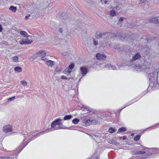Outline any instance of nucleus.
Instances as JSON below:
<instances>
[{
    "mask_svg": "<svg viewBox=\"0 0 159 159\" xmlns=\"http://www.w3.org/2000/svg\"><path fill=\"white\" fill-rule=\"evenodd\" d=\"M41 132H39L36 134L32 135L30 139H29V138L31 135L30 133H28L26 134H24V139L23 140V142L19 147V149L18 150V152L13 155H11L9 157H2L1 158L2 159H12L13 158H14L15 157H16V156H17L22 151L25 147L28 145L29 143L39 136L38 135Z\"/></svg>",
    "mask_w": 159,
    "mask_h": 159,
    "instance_id": "nucleus-1",
    "label": "nucleus"
},
{
    "mask_svg": "<svg viewBox=\"0 0 159 159\" xmlns=\"http://www.w3.org/2000/svg\"><path fill=\"white\" fill-rule=\"evenodd\" d=\"M159 69L157 70V74L153 73L148 74V77L149 79V85L147 91L143 92L139 95L141 98L144 96L148 92L156 90L159 88V83L157 81L158 76Z\"/></svg>",
    "mask_w": 159,
    "mask_h": 159,
    "instance_id": "nucleus-2",
    "label": "nucleus"
},
{
    "mask_svg": "<svg viewBox=\"0 0 159 159\" xmlns=\"http://www.w3.org/2000/svg\"><path fill=\"white\" fill-rule=\"evenodd\" d=\"M143 61L140 62V64H136L134 65V68L136 70L138 71H145L148 74H148L153 73L154 74H157V70L159 69V66H157L155 67L154 69L153 70L152 69H150L149 66L150 63L148 62L147 60L144 59L143 58H141Z\"/></svg>",
    "mask_w": 159,
    "mask_h": 159,
    "instance_id": "nucleus-3",
    "label": "nucleus"
},
{
    "mask_svg": "<svg viewBox=\"0 0 159 159\" xmlns=\"http://www.w3.org/2000/svg\"><path fill=\"white\" fill-rule=\"evenodd\" d=\"M63 120L61 119L60 118L56 119L54 120L51 123V127L52 128H54L55 130L60 129H68L69 128L65 127L62 128L60 126L63 124L62 121Z\"/></svg>",
    "mask_w": 159,
    "mask_h": 159,
    "instance_id": "nucleus-4",
    "label": "nucleus"
},
{
    "mask_svg": "<svg viewBox=\"0 0 159 159\" xmlns=\"http://www.w3.org/2000/svg\"><path fill=\"white\" fill-rule=\"evenodd\" d=\"M111 116V113L109 112H103L101 114H98L97 117V120L98 122L102 121V120H108L109 119Z\"/></svg>",
    "mask_w": 159,
    "mask_h": 159,
    "instance_id": "nucleus-5",
    "label": "nucleus"
},
{
    "mask_svg": "<svg viewBox=\"0 0 159 159\" xmlns=\"http://www.w3.org/2000/svg\"><path fill=\"white\" fill-rule=\"evenodd\" d=\"M141 58H143L145 59L143 57H142L141 55L139 52H137L135 53L132 57L131 59L129 60V62L132 63L137 60H140L141 61H143V59Z\"/></svg>",
    "mask_w": 159,
    "mask_h": 159,
    "instance_id": "nucleus-6",
    "label": "nucleus"
},
{
    "mask_svg": "<svg viewBox=\"0 0 159 159\" xmlns=\"http://www.w3.org/2000/svg\"><path fill=\"white\" fill-rule=\"evenodd\" d=\"M92 138L97 143H99L102 138L101 135L99 133H94L91 135Z\"/></svg>",
    "mask_w": 159,
    "mask_h": 159,
    "instance_id": "nucleus-7",
    "label": "nucleus"
},
{
    "mask_svg": "<svg viewBox=\"0 0 159 159\" xmlns=\"http://www.w3.org/2000/svg\"><path fill=\"white\" fill-rule=\"evenodd\" d=\"M32 42V39H29L28 38H26L21 39L19 43L21 45H29Z\"/></svg>",
    "mask_w": 159,
    "mask_h": 159,
    "instance_id": "nucleus-8",
    "label": "nucleus"
},
{
    "mask_svg": "<svg viewBox=\"0 0 159 159\" xmlns=\"http://www.w3.org/2000/svg\"><path fill=\"white\" fill-rule=\"evenodd\" d=\"M3 131L6 133L12 131V128L11 125H5L3 127Z\"/></svg>",
    "mask_w": 159,
    "mask_h": 159,
    "instance_id": "nucleus-9",
    "label": "nucleus"
},
{
    "mask_svg": "<svg viewBox=\"0 0 159 159\" xmlns=\"http://www.w3.org/2000/svg\"><path fill=\"white\" fill-rule=\"evenodd\" d=\"M80 72L82 74V76H84L88 72V69L85 66H81L80 68Z\"/></svg>",
    "mask_w": 159,
    "mask_h": 159,
    "instance_id": "nucleus-10",
    "label": "nucleus"
},
{
    "mask_svg": "<svg viewBox=\"0 0 159 159\" xmlns=\"http://www.w3.org/2000/svg\"><path fill=\"white\" fill-rule=\"evenodd\" d=\"M96 57L98 60H105L107 57L104 54H101L98 53L96 55Z\"/></svg>",
    "mask_w": 159,
    "mask_h": 159,
    "instance_id": "nucleus-11",
    "label": "nucleus"
},
{
    "mask_svg": "<svg viewBox=\"0 0 159 159\" xmlns=\"http://www.w3.org/2000/svg\"><path fill=\"white\" fill-rule=\"evenodd\" d=\"M82 109L83 111H87L88 112L87 113L89 112H91L93 113H94L95 112V111L93 109H92L86 105H83L82 107Z\"/></svg>",
    "mask_w": 159,
    "mask_h": 159,
    "instance_id": "nucleus-12",
    "label": "nucleus"
},
{
    "mask_svg": "<svg viewBox=\"0 0 159 159\" xmlns=\"http://www.w3.org/2000/svg\"><path fill=\"white\" fill-rule=\"evenodd\" d=\"M35 57H45L46 55V52H45L43 50H40L39 51L37 52L35 54Z\"/></svg>",
    "mask_w": 159,
    "mask_h": 159,
    "instance_id": "nucleus-13",
    "label": "nucleus"
},
{
    "mask_svg": "<svg viewBox=\"0 0 159 159\" xmlns=\"http://www.w3.org/2000/svg\"><path fill=\"white\" fill-rule=\"evenodd\" d=\"M153 152L152 153H147L146 154L144 155L143 156L139 158H138V159H150L151 156H152V154H153V153L154 151L152 150Z\"/></svg>",
    "mask_w": 159,
    "mask_h": 159,
    "instance_id": "nucleus-14",
    "label": "nucleus"
},
{
    "mask_svg": "<svg viewBox=\"0 0 159 159\" xmlns=\"http://www.w3.org/2000/svg\"><path fill=\"white\" fill-rule=\"evenodd\" d=\"M93 120V119H85L83 120L82 123L84 125L87 126L91 124L92 121Z\"/></svg>",
    "mask_w": 159,
    "mask_h": 159,
    "instance_id": "nucleus-15",
    "label": "nucleus"
},
{
    "mask_svg": "<svg viewBox=\"0 0 159 159\" xmlns=\"http://www.w3.org/2000/svg\"><path fill=\"white\" fill-rule=\"evenodd\" d=\"M149 21L151 23H159V16L150 18Z\"/></svg>",
    "mask_w": 159,
    "mask_h": 159,
    "instance_id": "nucleus-16",
    "label": "nucleus"
},
{
    "mask_svg": "<svg viewBox=\"0 0 159 159\" xmlns=\"http://www.w3.org/2000/svg\"><path fill=\"white\" fill-rule=\"evenodd\" d=\"M159 127V122L156 125H153L152 126H151L150 127H149L148 128H146L145 129L143 130L144 131H150L152 129H156L157 128Z\"/></svg>",
    "mask_w": 159,
    "mask_h": 159,
    "instance_id": "nucleus-17",
    "label": "nucleus"
},
{
    "mask_svg": "<svg viewBox=\"0 0 159 159\" xmlns=\"http://www.w3.org/2000/svg\"><path fill=\"white\" fill-rule=\"evenodd\" d=\"M107 34V35H110V34H111V33L108 32L100 33L99 34L97 35L96 34V38L97 39H99L100 38H102V36L105 35Z\"/></svg>",
    "mask_w": 159,
    "mask_h": 159,
    "instance_id": "nucleus-18",
    "label": "nucleus"
},
{
    "mask_svg": "<svg viewBox=\"0 0 159 159\" xmlns=\"http://www.w3.org/2000/svg\"><path fill=\"white\" fill-rule=\"evenodd\" d=\"M105 67L106 68L109 70H117V69L115 66L112 65L110 64H107Z\"/></svg>",
    "mask_w": 159,
    "mask_h": 159,
    "instance_id": "nucleus-19",
    "label": "nucleus"
},
{
    "mask_svg": "<svg viewBox=\"0 0 159 159\" xmlns=\"http://www.w3.org/2000/svg\"><path fill=\"white\" fill-rule=\"evenodd\" d=\"M20 33L21 35L25 38H27L29 37H32L31 36H30L26 32L22 30L20 31Z\"/></svg>",
    "mask_w": 159,
    "mask_h": 159,
    "instance_id": "nucleus-20",
    "label": "nucleus"
},
{
    "mask_svg": "<svg viewBox=\"0 0 159 159\" xmlns=\"http://www.w3.org/2000/svg\"><path fill=\"white\" fill-rule=\"evenodd\" d=\"M120 39L123 41H125L127 39V35L124 34H120Z\"/></svg>",
    "mask_w": 159,
    "mask_h": 159,
    "instance_id": "nucleus-21",
    "label": "nucleus"
},
{
    "mask_svg": "<svg viewBox=\"0 0 159 159\" xmlns=\"http://www.w3.org/2000/svg\"><path fill=\"white\" fill-rule=\"evenodd\" d=\"M99 155H96V153L93 154L91 157L87 158V159H99Z\"/></svg>",
    "mask_w": 159,
    "mask_h": 159,
    "instance_id": "nucleus-22",
    "label": "nucleus"
},
{
    "mask_svg": "<svg viewBox=\"0 0 159 159\" xmlns=\"http://www.w3.org/2000/svg\"><path fill=\"white\" fill-rule=\"evenodd\" d=\"M145 152L142 151L135 150L133 151V153L134 155L144 154Z\"/></svg>",
    "mask_w": 159,
    "mask_h": 159,
    "instance_id": "nucleus-23",
    "label": "nucleus"
},
{
    "mask_svg": "<svg viewBox=\"0 0 159 159\" xmlns=\"http://www.w3.org/2000/svg\"><path fill=\"white\" fill-rule=\"evenodd\" d=\"M65 14V13H62V14H60V17L61 19L62 20H63L65 21H66V22H67V21L69 20V18L68 17L67 18L66 17H63V16H64Z\"/></svg>",
    "mask_w": 159,
    "mask_h": 159,
    "instance_id": "nucleus-24",
    "label": "nucleus"
},
{
    "mask_svg": "<svg viewBox=\"0 0 159 159\" xmlns=\"http://www.w3.org/2000/svg\"><path fill=\"white\" fill-rule=\"evenodd\" d=\"M151 149L154 151V152L153 153V154L159 155V148H151Z\"/></svg>",
    "mask_w": 159,
    "mask_h": 159,
    "instance_id": "nucleus-25",
    "label": "nucleus"
},
{
    "mask_svg": "<svg viewBox=\"0 0 159 159\" xmlns=\"http://www.w3.org/2000/svg\"><path fill=\"white\" fill-rule=\"evenodd\" d=\"M127 130V129L125 127H122L120 128L118 130L117 133H121L122 132H124Z\"/></svg>",
    "mask_w": 159,
    "mask_h": 159,
    "instance_id": "nucleus-26",
    "label": "nucleus"
},
{
    "mask_svg": "<svg viewBox=\"0 0 159 159\" xmlns=\"http://www.w3.org/2000/svg\"><path fill=\"white\" fill-rule=\"evenodd\" d=\"M71 71V70L68 67L64 70V72L65 74L68 75H70Z\"/></svg>",
    "mask_w": 159,
    "mask_h": 159,
    "instance_id": "nucleus-27",
    "label": "nucleus"
},
{
    "mask_svg": "<svg viewBox=\"0 0 159 159\" xmlns=\"http://www.w3.org/2000/svg\"><path fill=\"white\" fill-rule=\"evenodd\" d=\"M54 61L49 60L46 61V64L50 67H52L54 65Z\"/></svg>",
    "mask_w": 159,
    "mask_h": 159,
    "instance_id": "nucleus-28",
    "label": "nucleus"
},
{
    "mask_svg": "<svg viewBox=\"0 0 159 159\" xmlns=\"http://www.w3.org/2000/svg\"><path fill=\"white\" fill-rule=\"evenodd\" d=\"M72 118V116L71 115H66L63 118L64 120H68L71 119Z\"/></svg>",
    "mask_w": 159,
    "mask_h": 159,
    "instance_id": "nucleus-29",
    "label": "nucleus"
},
{
    "mask_svg": "<svg viewBox=\"0 0 159 159\" xmlns=\"http://www.w3.org/2000/svg\"><path fill=\"white\" fill-rule=\"evenodd\" d=\"M141 135V133L139 134L134 137V140L135 141L139 140L140 139Z\"/></svg>",
    "mask_w": 159,
    "mask_h": 159,
    "instance_id": "nucleus-30",
    "label": "nucleus"
},
{
    "mask_svg": "<svg viewBox=\"0 0 159 159\" xmlns=\"http://www.w3.org/2000/svg\"><path fill=\"white\" fill-rule=\"evenodd\" d=\"M15 71L17 72H20L22 71V68L20 66H16L15 67L14 69Z\"/></svg>",
    "mask_w": 159,
    "mask_h": 159,
    "instance_id": "nucleus-31",
    "label": "nucleus"
},
{
    "mask_svg": "<svg viewBox=\"0 0 159 159\" xmlns=\"http://www.w3.org/2000/svg\"><path fill=\"white\" fill-rule=\"evenodd\" d=\"M116 130V129L115 127H110L108 129V132L110 133H113Z\"/></svg>",
    "mask_w": 159,
    "mask_h": 159,
    "instance_id": "nucleus-32",
    "label": "nucleus"
},
{
    "mask_svg": "<svg viewBox=\"0 0 159 159\" xmlns=\"http://www.w3.org/2000/svg\"><path fill=\"white\" fill-rule=\"evenodd\" d=\"M9 9L14 12H15L16 11V7L13 6H10L9 8Z\"/></svg>",
    "mask_w": 159,
    "mask_h": 159,
    "instance_id": "nucleus-33",
    "label": "nucleus"
},
{
    "mask_svg": "<svg viewBox=\"0 0 159 159\" xmlns=\"http://www.w3.org/2000/svg\"><path fill=\"white\" fill-rule=\"evenodd\" d=\"M158 51V52L156 53L155 52H152V57L155 58V57H159V51Z\"/></svg>",
    "mask_w": 159,
    "mask_h": 159,
    "instance_id": "nucleus-34",
    "label": "nucleus"
},
{
    "mask_svg": "<svg viewBox=\"0 0 159 159\" xmlns=\"http://www.w3.org/2000/svg\"><path fill=\"white\" fill-rule=\"evenodd\" d=\"M80 121V120L77 118H75L72 120V123L75 124H77Z\"/></svg>",
    "mask_w": 159,
    "mask_h": 159,
    "instance_id": "nucleus-35",
    "label": "nucleus"
},
{
    "mask_svg": "<svg viewBox=\"0 0 159 159\" xmlns=\"http://www.w3.org/2000/svg\"><path fill=\"white\" fill-rule=\"evenodd\" d=\"M121 47V44H117L114 46V48L116 50H118L120 49Z\"/></svg>",
    "mask_w": 159,
    "mask_h": 159,
    "instance_id": "nucleus-36",
    "label": "nucleus"
},
{
    "mask_svg": "<svg viewBox=\"0 0 159 159\" xmlns=\"http://www.w3.org/2000/svg\"><path fill=\"white\" fill-rule=\"evenodd\" d=\"M12 60L14 62H18V56H16L12 57Z\"/></svg>",
    "mask_w": 159,
    "mask_h": 159,
    "instance_id": "nucleus-37",
    "label": "nucleus"
},
{
    "mask_svg": "<svg viewBox=\"0 0 159 159\" xmlns=\"http://www.w3.org/2000/svg\"><path fill=\"white\" fill-rule=\"evenodd\" d=\"M110 15L112 17L115 16L116 15V12L115 10H111L110 11Z\"/></svg>",
    "mask_w": 159,
    "mask_h": 159,
    "instance_id": "nucleus-38",
    "label": "nucleus"
},
{
    "mask_svg": "<svg viewBox=\"0 0 159 159\" xmlns=\"http://www.w3.org/2000/svg\"><path fill=\"white\" fill-rule=\"evenodd\" d=\"M74 64L73 63H71L70 65L69 66L68 68L72 70L74 68Z\"/></svg>",
    "mask_w": 159,
    "mask_h": 159,
    "instance_id": "nucleus-39",
    "label": "nucleus"
},
{
    "mask_svg": "<svg viewBox=\"0 0 159 159\" xmlns=\"http://www.w3.org/2000/svg\"><path fill=\"white\" fill-rule=\"evenodd\" d=\"M15 98L16 97L15 96H13L11 97L8 98V100L9 102H11L14 100Z\"/></svg>",
    "mask_w": 159,
    "mask_h": 159,
    "instance_id": "nucleus-40",
    "label": "nucleus"
},
{
    "mask_svg": "<svg viewBox=\"0 0 159 159\" xmlns=\"http://www.w3.org/2000/svg\"><path fill=\"white\" fill-rule=\"evenodd\" d=\"M141 98V97H140L139 95H138V96L134 98V99L136 102L139 101Z\"/></svg>",
    "mask_w": 159,
    "mask_h": 159,
    "instance_id": "nucleus-41",
    "label": "nucleus"
},
{
    "mask_svg": "<svg viewBox=\"0 0 159 159\" xmlns=\"http://www.w3.org/2000/svg\"><path fill=\"white\" fill-rule=\"evenodd\" d=\"M20 82L24 86H25L27 85V83L24 80H23L21 81Z\"/></svg>",
    "mask_w": 159,
    "mask_h": 159,
    "instance_id": "nucleus-42",
    "label": "nucleus"
},
{
    "mask_svg": "<svg viewBox=\"0 0 159 159\" xmlns=\"http://www.w3.org/2000/svg\"><path fill=\"white\" fill-rule=\"evenodd\" d=\"M93 44L94 45L96 46L98 45V42L97 40H95V39H93Z\"/></svg>",
    "mask_w": 159,
    "mask_h": 159,
    "instance_id": "nucleus-43",
    "label": "nucleus"
},
{
    "mask_svg": "<svg viewBox=\"0 0 159 159\" xmlns=\"http://www.w3.org/2000/svg\"><path fill=\"white\" fill-rule=\"evenodd\" d=\"M151 40L152 41L153 40H156L157 42H158V44L159 45V39L158 37H156L154 38V39H152Z\"/></svg>",
    "mask_w": 159,
    "mask_h": 159,
    "instance_id": "nucleus-44",
    "label": "nucleus"
},
{
    "mask_svg": "<svg viewBox=\"0 0 159 159\" xmlns=\"http://www.w3.org/2000/svg\"><path fill=\"white\" fill-rule=\"evenodd\" d=\"M128 103L129 104V105H125V106L124 107V108H125L126 107H128V106H129L130 105L132 104V103L131 102V101H129L128 102Z\"/></svg>",
    "mask_w": 159,
    "mask_h": 159,
    "instance_id": "nucleus-45",
    "label": "nucleus"
},
{
    "mask_svg": "<svg viewBox=\"0 0 159 159\" xmlns=\"http://www.w3.org/2000/svg\"><path fill=\"white\" fill-rule=\"evenodd\" d=\"M124 19L125 18L123 17H120V18L119 20V22H122L123 21Z\"/></svg>",
    "mask_w": 159,
    "mask_h": 159,
    "instance_id": "nucleus-46",
    "label": "nucleus"
},
{
    "mask_svg": "<svg viewBox=\"0 0 159 159\" xmlns=\"http://www.w3.org/2000/svg\"><path fill=\"white\" fill-rule=\"evenodd\" d=\"M61 79H62V80H67V77L65 76H64V75H62L61 76Z\"/></svg>",
    "mask_w": 159,
    "mask_h": 159,
    "instance_id": "nucleus-47",
    "label": "nucleus"
},
{
    "mask_svg": "<svg viewBox=\"0 0 159 159\" xmlns=\"http://www.w3.org/2000/svg\"><path fill=\"white\" fill-rule=\"evenodd\" d=\"M44 57H41V60L46 62V61H47V59L46 58H44Z\"/></svg>",
    "mask_w": 159,
    "mask_h": 159,
    "instance_id": "nucleus-48",
    "label": "nucleus"
},
{
    "mask_svg": "<svg viewBox=\"0 0 159 159\" xmlns=\"http://www.w3.org/2000/svg\"><path fill=\"white\" fill-rule=\"evenodd\" d=\"M30 16V15H28V16H26L25 17V20H27L28 19L29 17Z\"/></svg>",
    "mask_w": 159,
    "mask_h": 159,
    "instance_id": "nucleus-49",
    "label": "nucleus"
},
{
    "mask_svg": "<svg viewBox=\"0 0 159 159\" xmlns=\"http://www.w3.org/2000/svg\"><path fill=\"white\" fill-rule=\"evenodd\" d=\"M146 1V0H140L139 2L142 3H145Z\"/></svg>",
    "mask_w": 159,
    "mask_h": 159,
    "instance_id": "nucleus-50",
    "label": "nucleus"
},
{
    "mask_svg": "<svg viewBox=\"0 0 159 159\" xmlns=\"http://www.w3.org/2000/svg\"><path fill=\"white\" fill-rule=\"evenodd\" d=\"M3 30L2 27V25L0 24V32H1Z\"/></svg>",
    "mask_w": 159,
    "mask_h": 159,
    "instance_id": "nucleus-51",
    "label": "nucleus"
},
{
    "mask_svg": "<svg viewBox=\"0 0 159 159\" xmlns=\"http://www.w3.org/2000/svg\"><path fill=\"white\" fill-rule=\"evenodd\" d=\"M127 139V137L125 135V136H124L123 137V138H122V140H125V139Z\"/></svg>",
    "mask_w": 159,
    "mask_h": 159,
    "instance_id": "nucleus-52",
    "label": "nucleus"
},
{
    "mask_svg": "<svg viewBox=\"0 0 159 159\" xmlns=\"http://www.w3.org/2000/svg\"><path fill=\"white\" fill-rule=\"evenodd\" d=\"M125 108H124V107H123L122 108H121V109H120L119 110V114L120 113V112L122 111V110H123Z\"/></svg>",
    "mask_w": 159,
    "mask_h": 159,
    "instance_id": "nucleus-53",
    "label": "nucleus"
},
{
    "mask_svg": "<svg viewBox=\"0 0 159 159\" xmlns=\"http://www.w3.org/2000/svg\"><path fill=\"white\" fill-rule=\"evenodd\" d=\"M59 31L60 33H62V31H63L62 28H60L59 29Z\"/></svg>",
    "mask_w": 159,
    "mask_h": 159,
    "instance_id": "nucleus-54",
    "label": "nucleus"
},
{
    "mask_svg": "<svg viewBox=\"0 0 159 159\" xmlns=\"http://www.w3.org/2000/svg\"><path fill=\"white\" fill-rule=\"evenodd\" d=\"M73 79V78L72 77L67 78V80H70V79L72 80V79Z\"/></svg>",
    "mask_w": 159,
    "mask_h": 159,
    "instance_id": "nucleus-55",
    "label": "nucleus"
},
{
    "mask_svg": "<svg viewBox=\"0 0 159 159\" xmlns=\"http://www.w3.org/2000/svg\"><path fill=\"white\" fill-rule=\"evenodd\" d=\"M47 130L48 131V132H51L52 131V129H48ZM47 131V130H46Z\"/></svg>",
    "mask_w": 159,
    "mask_h": 159,
    "instance_id": "nucleus-56",
    "label": "nucleus"
},
{
    "mask_svg": "<svg viewBox=\"0 0 159 159\" xmlns=\"http://www.w3.org/2000/svg\"><path fill=\"white\" fill-rule=\"evenodd\" d=\"M141 147L143 148L141 149L142 150H145L147 148L143 147V146H141Z\"/></svg>",
    "mask_w": 159,
    "mask_h": 159,
    "instance_id": "nucleus-57",
    "label": "nucleus"
},
{
    "mask_svg": "<svg viewBox=\"0 0 159 159\" xmlns=\"http://www.w3.org/2000/svg\"><path fill=\"white\" fill-rule=\"evenodd\" d=\"M145 48H146L148 51H149L150 50V49L149 48L146 47Z\"/></svg>",
    "mask_w": 159,
    "mask_h": 159,
    "instance_id": "nucleus-58",
    "label": "nucleus"
},
{
    "mask_svg": "<svg viewBox=\"0 0 159 159\" xmlns=\"http://www.w3.org/2000/svg\"><path fill=\"white\" fill-rule=\"evenodd\" d=\"M131 102L132 103V104L135 102L134 101V99L131 100Z\"/></svg>",
    "mask_w": 159,
    "mask_h": 159,
    "instance_id": "nucleus-59",
    "label": "nucleus"
},
{
    "mask_svg": "<svg viewBox=\"0 0 159 159\" xmlns=\"http://www.w3.org/2000/svg\"><path fill=\"white\" fill-rule=\"evenodd\" d=\"M131 102L132 103V104L135 102L134 101V99L131 100Z\"/></svg>",
    "mask_w": 159,
    "mask_h": 159,
    "instance_id": "nucleus-60",
    "label": "nucleus"
},
{
    "mask_svg": "<svg viewBox=\"0 0 159 159\" xmlns=\"http://www.w3.org/2000/svg\"><path fill=\"white\" fill-rule=\"evenodd\" d=\"M83 77V76H81V77H80V78L79 79V80H78V82H79L80 81V80H81V79L82 78V77Z\"/></svg>",
    "mask_w": 159,
    "mask_h": 159,
    "instance_id": "nucleus-61",
    "label": "nucleus"
},
{
    "mask_svg": "<svg viewBox=\"0 0 159 159\" xmlns=\"http://www.w3.org/2000/svg\"><path fill=\"white\" fill-rule=\"evenodd\" d=\"M145 40H146V43H148V39H146Z\"/></svg>",
    "mask_w": 159,
    "mask_h": 159,
    "instance_id": "nucleus-62",
    "label": "nucleus"
},
{
    "mask_svg": "<svg viewBox=\"0 0 159 159\" xmlns=\"http://www.w3.org/2000/svg\"><path fill=\"white\" fill-rule=\"evenodd\" d=\"M134 133H131V136H134Z\"/></svg>",
    "mask_w": 159,
    "mask_h": 159,
    "instance_id": "nucleus-63",
    "label": "nucleus"
},
{
    "mask_svg": "<svg viewBox=\"0 0 159 159\" xmlns=\"http://www.w3.org/2000/svg\"><path fill=\"white\" fill-rule=\"evenodd\" d=\"M105 0V1H104V3H105V4H106L107 3V1H106V0Z\"/></svg>",
    "mask_w": 159,
    "mask_h": 159,
    "instance_id": "nucleus-64",
    "label": "nucleus"
}]
</instances>
